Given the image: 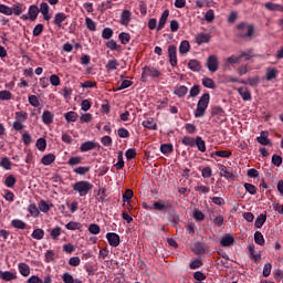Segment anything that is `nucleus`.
<instances>
[{"label":"nucleus","mask_w":283,"mask_h":283,"mask_svg":"<svg viewBox=\"0 0 283 283\" xmlns=\"http://www.w3.org/2000/svg\"><path fill=\"white\" fill-rule=\"evenodd\" d=\"M238 39H253L255 36V24L249 22H240L235 27Z\"/></svg>","instance_id":"nucleus-1"},{"label":"nucleus","mask_w":283,"mask_h":283,"mask_svg":"<svg viewBox=\"0 0 283 283\" xmlns=\"http://www.w3.org/2000/svg\"><path fill=\"white\" fill-rule=\"evenodd\" d=\"M210 101L211 95L209 93H205L201 95L197 103V108L195 109V118H202V116L207 114Z\"/></svg>","instance_id":"nucleus-2"},{"label":"nucleus","mask_w":283,"mask_h":283,"mask_svg":"<svg viewBox=\"0 0 283 283\" xmlns=\"http://www.w3.org/2000/svg\"><path fill=\"white\" fill-rule=\"evenodd\" d=\"M91 189H94V185L87 180H81L73 185V191H76L81 198L87 196Z\"/></svg>","instance_id":"nucleus-3"},{"label":"nucleus","mask_w":283,"mask_h":283,"mask_svg":"<svg viewBox=\"0 0 283 283\" xmlns=\"http://www.w3.org/2000/svg\"><path fill=\"white\" fill-rule=\"evenodd\" d=\"M142 72V81L143 83H147V78H160V70L154 66H144Z\"/></svg>","instance_id":"nucleus-4"},{"label":"nucleus","mask_w":283,"mask_h":283,"mask_svg":"<svg viewBox=\"0 0 283 283\" xmlns=\"http://www.w3.org/2000/svg\"><path fill=\"white\" fill-rule=\"evenodd\" d=\"M66 21H67V14H65L64 12H57L54 15L53 24L56 25L59 30H64L65 25H67V23H65Z\"/></svg>","instance_id":"nucleus-5"},{"label":"nucleus","mask_w":283,"mask_h":283,"mask_svg":"<svg viewBox=\"0 0 283 283\" xmlns=\"http://www.w3.org/2000/svg\"><path fill=\"white\" fill-rule=\"evenodd\" d=\"M168 57H169V63H170L171 67H176V65H178V56H177L176 45L168 46Z\"/></svg>","instance_id":"nucleus-6"},{"label":"nucleus","mask_w":283,"mask_h":283,"mask_svg":"<svg viewBox=\"0 0 283 283\" xmlns=\"http://www.w3.org/2000/svg\"><path fill=\"white\" fill-rule=\"evenodd\" d=\"M106 240L109 247H113V248H116L120 244V235H118L116 232L106 233Z\"/></svg>","instance_id":"nucleus-7"},{"label":"nucleus","mask_w":283,"mask_h":283,"mask_svg":"<svg viewBox=\"0 0 283 283\" xmlns=\"http://www.w3.org/2000/svg\"><path fill=\"white\" fill-rule=\"evenodd\" d=\"M96 148H101V144L96 143V142H85L80 146V151H82V154H85V151H92V149H96Z\"/></svg>","instance_id":"nucleus-8"},{"label":"nucleus","mask_w":283,"mask_h":283,"mask_svg":"<svg viewBox=\"0 0 283 283\" xmlns=\"http://www.w3.org/2000/svg\"><path fill=\"white\" fill-rule=\"evenodd\" d=\"M192 252L195 255H205L207 253V244L200 241L195 242L192 247Z\"/></svg>","instance_id":"nucleus-9"},{"label":"nucleus","mask_w":283,"mask_h":283,"mask_svg":"<svg viewBox=\"0 0 283 283\" xmlns=\"http://www.w3.org/2000/svg\"><path fill=\"white\" fill-rule=\"evenodd\" d=\"M220 176L226 178V180H235V174H233L227 166L219 165Z\"/></svg>","instance_id":"nucleus-10"},{"label":"nucleus","mask_w":283,"mask_h":283,"mask_svg":"<svg viewBox=\"0 0 283 283\" xmlns=\"http://www.w3.org/2000/svg\"><path fill=\"white\" fill-rule=\"evenodd\" d=\"M39 11L42 13L44 21H50L52 15L50 14V4L48 2H41Z\"/></svg>","instance_id":"nucleus-11"},{"label":"nucleus","mask_w":283,"mask_h":283,"mask_svg":"<svg viewBox=\"0 0 283 283\" xmlns=\"http://www.w3.org/2000/svg\"><path fill=\"white\" fill-rule=\"evenodd\" d=\"M207 67L209 72H218V56L210 55L207 60Z\"/></svg>","instance_id":"nucleus-12"},{"label":"nucleus","mask_w":283,"mask_h":283,"mask_svg":"<svg viewBox=\"0 0 283 283\" xmlns=\"http://www.w3.org/2000/svg\"><path fill=\"white\" fill-rule=\"evenodd\" d=\"M243 56H247L245 52H242L241 55H231L230 57L226 59V67H229V65H235L240 63V60L243 59Z\"/></svg>","instance_id":"nucleus-13"},{"label":"nucleus","mask_w":283,"mask_h":283,"mask_svg":"<svg viewBox=\"0 0 283 283\" xmlns=\"http://www.w3.org/2000/svg\"><path fill=\"white\" fill-rule=\"evenodd\" d=\"M189 92V88L185 85H177L175 86L174 94L178 96V98H185Z\"/></svg>","instance_id":"nucleus-14"},{"label":"nucleus","mask_w":283,"mask_h":283,"mask_svg":"<svg viewBox=\"0 0 283 283\" xmlns=\"http://www.w3.org/2000/svg\"><path fill=\"white\" fill-rule=\"evenodd\" d=\"M196 44L197 45H202L205 43H209L211 41V34L209 33H199L196 35Z\"/></svg>","instance_id":"nucleus-15"},{"label":"nucleus","mask_w":283,"mask_h":283,"mask_svg":"<svg viewBox=\"0 0 283 283\" xmlns=\"http://www.w3.org/2000/svg\"><path fill=\"white\" fill-rule=\"evenodd\" d=\"M235 239L229 233L224 234L220 241L221 247H233Z\"/></svg>","instance_id":"nucleus-16"},{"label":"nucleus","mask_w":283,"mask_h":283,"mask_svg":"<svg viewBox=\"0 0 283 283\" xmlns=\"http://www.w3.org/2000/svg\"><path fill=\"white\" fill-rule=\"evenodd\" d=\"M256 142L259 143V145H263L264 147L271 145V139H269V133L261 132L260 136L256 137Z\"/></svg>","instance_id":"nucleus-17"},{"label":"nucleus","mask_w":283,"mask_h":283,"mask_svg":"<svg viewBox=\"0 0 283 283\" xmlns=\"http://www.w3.org/2000/svg\"><path fill=\"white\" fill-rule=\"evenodd\" d=\"M167 19H169V10H165L159 19L158 25H157V32H160L167 25Z\"/></svg>","instance_id":"nucleus-18"},{"label":"nucleus","mask_w":283,"mask_h":283,"mask_svg":"<svg viewBox=\"0 0 283 283\" xmlns=\"http://www.w3.org/2000/svg\"><path fill=\"white\" fill-rule=\"evenodd\" d=\"M277 74H280V71L275 67H268L265 71V78L266 81H274V78H277Z\"/></svg>","instance_id":"nucleus-19"},{"label":"nucleus","mask_w":283,"mask_h":283,"mask_svg":"<svg viewBox=\"0 0 283 283\" xmlns=\"http://www.w3.org/2000/svg\"><path fill=\"white\" fill-rule=\"evenodd\" d=\"M130 21H132V11L124 10L120 14V24L122 25H129Z\"/></svg>","instance_id":"nucleus-20"},{"label":"nucleus","mask_w":283,"mask_h":283,"mask_svg":"<svg viewBox=\"0 0 283 283\" xmlns=\"http://www.w3.org/2000/svg\"><path fill=\"white\" fill-rule=\"evenodd\" d=\"M42 122L44 125H52V123H54V114L50 111H44L42 114Z\"/></svg>","instance_id":"nucleus-21"},{"label":"nucleus","mask_w":283,"mask_h":283,"mask_svg":"<svg viewBox=\"0 0 283 283\" xmlns=\"http://www.w3.org/2000/svg\"><path fill=\"white\" fill-rule=\"evenodd\" d=\"M0 280H3L4 282H12V280H17V274L10 271L3 272L0 270Z\"/></svg>","instance_id":"nucleus-22"},{"label":"nucleus","mask_w":283,"mask_h":283,"mask_svg":"<svg viewBox=\"0 0 283 283\" xmlns=\"http://www.w3.org/2000/svg\"><path fill=\"white\" fill-rule=\"evenodd\" d=\"M28 13H29L30 21H34L35 19L39 18V13H40L39 7L36 4H31L29 7Z\"/></svg>","instance_id":"nucleus-23"},{"label":"nucleus","mask_w":283,"mask_h":283,"mask_svg":"<svg viewBox=\"0 0 283 283\" xmlns=\"http://www.w3.org/2000/svg\"><path fill=\"white\" fill-rule=\"evenodd\" d=\"M195 147H197V149H199V151H201L202 154L207 151V143L200 136L196 137Z\"/></svg>","instance_id":"nucleus-24"},{"label":"nucleus","mask_w":283,"mask_h":283,"mask_svg":"<svg viewBox=\"0 0 283 283\" xmlns=\"http://www.w3.org/2000/svg\"><path fill=\"white\" fill-rule=\"evenodd\" d=\"M238 94L241 95L242 101H251L252 96H251V91L247 87H239L238 88Z\"/></svg>","instance_id":"nucleus-25"},{"label":"nucleus","mask_w":283,"mask_h":283,"mask_svg":"<svg viewBox=\"0 0 283 283\" xmlns=\"http://www.w3.org/2000/svg\"><path fill=\"white\" fill-rule=\"evenodd\" d=\"M65 229H67V231H81V229H83V223L70 221L65 224Z\"/></svg>","instance_id":"nucleus-26"},{"label":"nucleus","mask_w":283,"mask_h":283,"mask_svg":"<svg viewBox=\"0 0 283 283\" xmlns=\"http://www.w3.org/2000/svg\"><path fill=\"white\" fill-rule=\"evenodd\" d=\"M66 123H76L78 120V113L70 111L64 114Z\"/></svg>","instance_id":"nucleus-27"},{"label":"nucleus","mask_w":283,"mask_h":283,"mask_svg":"<svg viewBox=\"0 0 283 283\" xmlns=\"http://www.w3.org/2000/svg\"><path fill=\"white\" fill-rule=\"evenodd\" d=\"M188 67L191 72H200V70H202V64L198 60H190L188 62Z\"/></svg>","instance_id":"nucleus-28"},{"label":"nucleus","mask_w":283,"mask_h":283,"mask_svg":"<svg viewBox=\"0 0 283 283\" xmlns=\"http://www.w3.org/2000/svg\"><path fill=\"white\" fill-rule=\"evenodd\" d=\"M143 127H145L146 129H153L156 132V129H158V125L156 124V122L154 120V118H147L142 123Z\"/></svg>","instance_id":"nucleus-29"},{"label":"nucleus","mask_w":283,"mask_h":283,"mask_svg":"<svg viewBox=\"0 0 283 283\" xmlns=\"http://www.w3.org/2000/svg\"><path fill=\"white\" fill-rule=\"evenodd\" d=\"M11 227L23 231V230L28 229V223H25V221H23L21 219H13L11 221Z\"/></svg>","instance_id":"nucleus-30"},{"label":"nucleus","mask_w":283,"mask_h":283,"mask_svg":"<svg viewBox=\"0 0 283 283\" xmlns=\"http://www.w3.org/2000/svg\"><path fill=\"white\" fill-rule=\"evenodd\" d=\"M54 160H56V155L48 154L42 157L41 163H42V165L48 167V166L52 165V163H54Z\"/></svg>","instance_id":"nucleus-31"},{"label":"nucleus","mask_w":283,"mask_h":283,"mask_svg":"<svg viewBox=\"0 0 283 283\" xmlns=\"http://www.w3.org/2000/svg\"><path fill=\"white\" fill-rule=\"evenodd\" d=\"M11 10H12V14H15V17H21V14L25 12V6L21 3H15L12 6Z\"/></svg>","instance_id":"nucleus-32"},{"label":"nucleus","mask_w":283,"mask_h":283,"mask_svg":"<svg viewBox=\"0 0 283 283\" xmlns=\"http://www.w3.org/2000/svg\"><path fill=\"white\" fill-rule=\"evenodd\" d=\"M18 271L20 274L23 275V277H28L30 275V265L27 263H19L18 264Z\"/></svg>","instance_id":"nucleus-33"},{"label":"nucleus","mask_w":283,"mask_h":283,"mask_svg":"<svg viewBox=\"0 0 283 283\" xmlns=\"http://www.w3.org/2000/svg\"><path fill=\"white\" fill-rule=\"evenodd\" d=\"M48 232L50 233L52 240H59V237L63 233V229L56 226L55 228L48 230Z\"/></svg>","instance_id":"nucleus-34"},{"label":"nucleus","mask_w":283,"mask_h":283,"mask_svg":"<svg viewBox=\"0 0 283 283\" xmlns=\"http://www.w3.org/2000/svg\"><path fill=\"white\" fill-rule=\"evenodd\" d=\"M266 10H270L271 12H283V6L273 3V2H268L265 3Z\"/></svg>","instance_id":"nucleus-35"},{"label":"nucleus","mask_w":283,"mask_h":283,"mask_svg":"<svg viewBox=\"0 0 283 283\" xmlns=\"http://www.w3.org/2000/svg\"><path fill=\"white\" fill-rule=\"evenodd\" d=\"M242 85H251V87H258L260 85V77H249L247 81H241Z\"/></svg>","instance_id":"nucleus-36"},{"label":"nucleus","mask_w":283,"mask_h":283,"mask_svg":"<svg viewBox=\"0 0 283 283\" xmlns=\"http://www.w3.org/2000/svg\"><path fill=\"white\" fill-rule=\"evenodd\" d=\"M52 207H54V205H48V202L45 200H41L39 202V211H42V213H48L50 211V209H52Z\"/></svg>","instance_id":"nucleus-37"},{"label":"nucleus","mask_w":283,"mask_h":283,"mask_svg":"<svg viewBox=\"0 0 283 283\" xmlns=\"http://www.w3.org/2000/svg\"><path fill=\"white\" fill-rule=\"evenodd\" d=\"M190 50H191V44H189V41L187 40L181 41L179 45L180 54H187V52H189Z\"/></svg>","instance_id":"nucleus-38"},{"label":"nucleus","mask_w":283,"mask_h":283,"mask_svg":"<svg viewBox=\"0 0 283 283\" xmlns=\"http://www.w3.org/2000/svg\"><path fill=\"white\" fill-rule=\"evenodd\" d=\"M118 65H120V64L118 63V60L113 59V60H109V61L107 62V64L105 65V67H106L107 72H112V71H114V70H118Z\"/></svg>","instance_id":"nucleus-39"},{"label":"nucleus","mask_w":283,"mask_h":283,"mask_svg":"<svg viewBox=\"0 0 283 283\" xmlns=\"http://www.w3.org/2000/svg\"><path fill=\"white\" fill-rule=\"evenodd\" d=\"M117 171H120L125 167V160L123 159V150H119L117 154V163L115 164Z\"/></svg>","instance_id":"nucleus-40"},{"label":"nucleus","mask_w":283,"mask_h":283,"mask_svg":"<svg viewBox=\"0 0 283 283\" xmlns=\"http://www.w3.org/2000/svg\"><path fill=\"white\" fill-rule=\"evenodd\" d=\"M118 39H119L122 45H127V43H129V41H132V35L127 32H122V33H119Z\"/></svg>","instance_id":"nucleus-41"},{"label":"nucleus","mask_w":283,"mask_h":283,"mask_svg":"<svg viewBox=\"0 0 283 283\" xmlns=\"http://www.w3.org/2000/svg\"><path fill=\"white\" fill-rule=\"evenodd\" d=\"M28 211L33 218H39V216L41 214L39 208L36 207V203H31L28 207Z\"/></svg>","instance_id":"nucleus-42"},{"label":"nucleus","mask_w":283,"mask_h":283,"mask_svg":"<svg viewBox=\"0 0 283 283\" xmlns=\"http://www.w3.org/2000/svg\"><path fill=\"white\" fill-rule=\"evenodd\" d=\"M202 85L203 87H207L208 90H216V82L211 77H205L202 78Z\"/></svg>","instance_id":"nucleus-43"},{"label":"nucleus","mask_w":283,"mask_h":283,"mask_svg":"<svg viewBox=\"0 0 283 283\" xmlns=\"http://www.w3.org/2000/svg\"><path fill=\"white\" fill-rule=\"evenodd\" d=\"M35 147L39 151H45V149H48V142L45 138H39L35 143Z\"/></svg>","instance_id":"nucleus-44"},{"label":"nucleus","mask_w":283,"mask_h":283,"mask_svg":"<svg viewBox=\"0 0 283 283\" xmlns=\"http://www.w3.org/2000/svg\"><path fill=\"white\" fill-rule=\"evenodd\" d=\"M13 129L14 132H19V134L23 133V129H25V125L23 124V122H21V119H15L13 122Z\"/></svg>","instance_id":"nucleus-45"},{"label":"nucleus","mask_w":283,"mask_h":283,"mask_svg":"<svg viewBox=\"0 0 283 283\" xmlns=\"http://www.w3.org/2000/svg\"><path fill=\"white\" fill-rule=\"evenodd\" d=\"M83 163V157L75 156L71 157L67 161L69 167H76V165H81Z\"/></svg>","instance_id":"nucleus-46"},{"label":"nucleus","mask_w":283,"mask_h":283,"mask_svg":"<svg viewBox=\"0 0 283 283\" xmlns=\"http://www.w3.org/2000/svg\"><path fill=\"white\" fill-rule=\"evenodd\" d=\"M182 145H186V147H196V138L193 137H189V136H185L181 139Z\"/></svg>","instance_id":"nucleus-47"},{"label":"nucleus","mask_w":283,"mask_h":283,"mask_svg":"<svg viewBox=\"0 0 283 283\" xmlns=\"http://www.w3.org/2000/svg\"><path fill=\"white\" fill-rule=\"evenodd\" d=\"M254 242L255 244H259V247H264V234H262L260 231H256L254 233Z\"/></svg>","instance_id":"nucleus-48"},{"label":"nucleus","mask_w":283,"mask_h":283,"mask_svg":"<svg viewBox=\"0 0 283 283\" xmlns=\"http://www.w3.org/2000/svg\"><path fill=\"white\" fill-rule=\"evenodd\" d=\"M4 185L9 189H12L17 185V178L13 177V175L8 176L4 180Z\"/></svg>","instance_id":"nucleus-49"},{"label":"nucleus","mask_w":283,"mask_h":283,"mask_svg":"<svg viewBox=\"0 0 283 283\" xmlns=\"http://www.w3.org/2000/svg\"><path fill=\"white\" fill-rule=\"evenodd\" d=\"M44 235H45V231L43 229H35L31 234V237L34 240H43Z\"/></svg>","instance_id":"nucleus-50"},{"label":"nucleus","mask_w":283,"mask_h":283,"mask_svg":"<svg viewBox=\"0 0 283 283\" xmlns=\"http://www.w3.org/2000/svg\"><path fill=\"white\" fill-rule=\"evenodd\" d=\"M264 222H266V214H260L254 223V227L256 229H262V227H264Z\"/></svg>","instance_id":"nucleus-51"},{"label":"nucleus","mask_w":283,"mask_h":283,"mask_svg":"<svg viewBox=\"0 0 283 283\" xmlns=\"http://www.w3.org/2000/svg\"><path fill=\"white\" fill-rule=\"evenodd\" d=\"M160 151L161 154H171L174 151V145L172 144H161L160 145Z\"/></svg>","instance_id":"nucleus-52"},{"label":"nucleus","mask_w":283,"mask_h":283,"mask_svg":"<svg viewBox=\"0 0 283 283\" xmlns=\"http://www.w3.org/2000/svg\"><path fill=\"white\" fill-rule=\"evenodd\" d=\"M73 171L78 176H85V174H90V166H80L75 168Z\"/></svg>","instance_id":"nucleus-53"},{"label":"nucleus","mask_w":283,"mask_h":283,"mask_svg":"<svg viewBox=\"0 0 283 283\" xmlns=\"http://www.w3.org/2000/svg\"><path fill=\"white\" fill-rule=\"evenodd\" d=\"M85 24L87 30H90L91 32H96V22L92 20V18H86Z\"/></svg>","instance_id":"nucleus-54"},{"label":"nucleus","mask_w":283,"mask_h":283,"mask_svg":"<svg viewBox=\"0 0 283 283\" xmlns=\"http://www.w3.org/2000/svg\"><path fill=\"white\" fill-rule=\"evenodd\" d=\"M0 166H2V168L8 171V170L12 169V161H10V158L4 157L1 159Z\"/></svg>","instance_id":"nucleus-55"},{"label":"nucleus","mask_w":283,"mask_h":283,"mask_svg":"<svg viewBox=\"0 0 283 283\" xmlns=\"http://www.w3.org/2000/svg\"><path fill=\"white\" fill-rule=\"evenodd\" d=\"M106 48H108V50L117 51V52H118V50H120V45L118 43H116V40H109L106 43Z\"/></svg>","instance_id":"nucleus-56"},{"label":"nucleus","mask_w":283,"mask_h":283,"mask_svg":"<svg viewBox=\"0 0 283 283\" xmlns=\"http://www.w3.org/2000/svg\"><path fill=\"white\" fill-rule=\"evenodd\" d=\"M88 232L92 233V235H98V233H101V227L96 223H92L88 226Z\"/></svg>","instance_id":"nucleus-57"},{"label":"nucleus","mask_w":283,"mask_h":283,"mask_svg":"<svg viewBox=\"0 0 283 283\" xmlns=\"http://www.w3.org/2000/svg\"><path fill=\"white\" fill-rule=\"evenodd\" d=\"M0 14H6V17H12V8L6 4H0Z\"/></svg>","instance_id":"nucleus-58"},{"label":"nucleus","mask_w":283,"mask_h":283,"mask_svg":"<svg viewBox=\"0 0 283 283\" xmlns=\"http://www.w3.org/2000/svg\"><path fill=\"white\" fill-rule=\"evenodd\" d=\"M0 101H12V92L10 91H0Z\"/></svg>","instance_id":"nucleus-59"},{"label":"nucleus","mask_w":283,"mask_h":283,"mask_svg":"<svg viewBox=\"0 0 283 283\" xmlns=\"http://www.w3.org/2000/svg\"><path fill=\"white\" fill-rule=\"evenodd\" d=\"M196 7L199 9L211 8L210 0H196Z\"/></svg>","instance_id":"nucleus-60"},{"label":"nucleus","mask_w":283,"mask_h":283,"mask_svg":"<svg viewBox=\"0 0 283 283\" xmlns=\"http://www.w3.org/2000/svg\"><path fill=\"white\" fill-rule=\"evenodd\" d=\"M29 103L32 105V107H39L41 105V102L36 95H29Z\"/></svg>","instance_id":"nucleus-61"},{"label":"nucleus","mask_w":283,"mask_h":283,"mask_svg":"<svg viewBox=\"0 0 283 283\" xmlns=\"http://www.w3.org/2000/svg\"><path fill=\"white\" fill-rule=\"evenodd\" d=\"M122 198H123V202H129V200H132V198H134V190L126 189V191Z\"/></svg>","instance_id":"nucleus-62"},{"label":"nucleus","mask_w":283,"mask_h":283,"mask_svg":"<svg viewBox=\"0 0 283 283\" xmlns=\"http://www.w3.org/2000/svg\"><path fill=\"white\" fill-rule=\"evenodd\" d=\"M102 36H103L105 40H109L112 36H114V30H112V28H105V29L102 31Z\"/></svg>","instance_id":"nucleus-63"},{"label":"nucleus","mask_w":283,"mask_h":283,"mask_svg":"<svg viewBox=\"0 0 283 283\" xmlns=\"http://www.w3.org/2000/svg\"><path fill=\"white\" fill-rule=\"evenodd\" d=\"M75 280H76V279H74V276H73L71 273H69V272H65V273L62 275V281H63L64 283H74Z\"/></svg>","instance_id":"nucleus-64"}]
</instances>
